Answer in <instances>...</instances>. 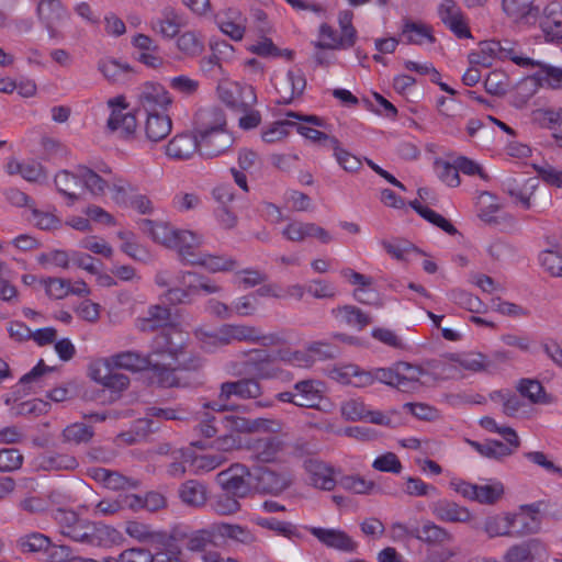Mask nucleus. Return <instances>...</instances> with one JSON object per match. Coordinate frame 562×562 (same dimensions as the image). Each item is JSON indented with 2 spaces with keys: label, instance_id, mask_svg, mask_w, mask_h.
<instances>
[{
  "label": "nucleus",
  "instance_id": "f257e3e1",
  "mask_svg": "<svg viewBox=\"0 0 562 562\" xmlns=\"http://www.w3.org/2000/svg\"><path fill=\"white\" fill-rule=\"evenodd\" d=\"M189 341V333L183 331L179 326H171L160 331L153 339L154 355L160 360V366L170 371L171 384H161L171 387L178 385L177 371H198L203 366L202 358L186 351Z\"/></svg>",
  "mask_w": 562,
  "mask_h": 562
},
{
  "label": "nucleus",
  "instance_id": "f03ea898",
  "mask_svg": "<svg viewBox=\"0 0 562 562\" xmlns=\"http://www.w3.org/2000/svg\"><path fill=\"white\" fill-rule=\"evenodd\" d=\"M223 286L210 278L192 271H179L176 276V285L166 290L161 295L170 305L190 304L191 296L203 292L207 295L218 294Z\"/></svg>",
  "mask_w": 562,
  "mask_h": 562
},
{
  "label": "nucleus",
  "instance_id": "7ed1b4c3",
  "mask_svg": "<svg viewBox=\"0 0 562 562\" xmlns=\"http://www.w3.org/2000/svg\"><path fill=\"white\" fill-rule=\"evenodd\" d=\"M369 375L374 382H380L400 392L412 393L420 387V376L424 370L408 362H397L390 368H376L368 370Z\"/></svg>",
  "mask_w": 562,
  "mask_h": 562
},
{
  "label": "nucleus",
  "instance_id": "20e7f679",
  "mask_svg": "<svg viewBox=\"0 0 562 562\" xmlns=\"http://www.w3.org/2000/svg\"><path fill=\"white\" fill-rule=\"evenodd\" d=\"M104 360L115 369H124L131 372L149 369L159 384H171L173 381L170 371L160 366V360L154 355L153 349L148 355H142L133 350L122 351Z\"/></svg>",
  "mask_w": 562,
  "mask_h": 562
},
{
  "label": "nucleus",
  "instance_id": "39448f33",
  "mask_svg": "<svg viewBox=\"0 0 562 562\" xmlns=\"http://www.w3.org/2000/svg\"><path fill=\"white\" fill-rule=\"evenodd\" d=\"M66 537L93 548H110L116 541L117 531L102 522L80 519L74 527L67 528Z\"/></svg>",
  "mask_w": 562,
  "mask_h": 562
},
{
  "label": "nucleus",
  "instance_id": "423d86ee",
  "mask_svg": "<svg viewBox=\"0 0 562 562\" xmlns=\"http://www.w3.org/2000/svg\"><path fill=\"white\" fill-rule=\"evenodd\" d=\"M223 340L226 346L233 342H246L259 345L261 347H273L279 345L282 339L277 333H263L258 326L245 323H226L222 325Z\"/></svg>",
  "mask_w": 562,
  "mask_h": 562
},
{
  "label": "nucleus",
  "instance_id": "0eeeda50",
  "mask_svg": "<svg viewBox=\"0 0 562 562\" xmlns=\"http://www.w3.org/2000/svg\"><path fill=\"white\" fill-rule=\"evenodd\" d=\"M510 59L518 66L533 65V60L528 57H519L514 54L513 47L503 46L501 41L495 38L484 40L479 43V48L469 54L468 59L471 65H481L491 67L494 59Z\"/></svg>",
  "mask_w": 562,
  "mask_h": 562
},
{
  "label": "nucleus",
  "instance_id": "6e6552de",
  "mask_svg": "<svg viewBox=\"0 0 562 562\" xmlns=\"http://www.w3.org/2000/svg\"><path fill=\"white\" fill-rule=\"evenodd\" d=\"M162 40V42H158L154 37H132V58L149 68L162 66L167 55L166 49L169 48L166 37Z\"/></svg>",
  "mask_w": 562,
  "mask_h": 562
},
{
  "label": "nucleus",
  "instance_id": "1a4fd4ad",
  "mask_svg": "<svg viewBox=\"0 0 562 562\" xmlns=\"http://www.w3.org/2000/svg\"><path fill=\"white\" fill-rule=\"evenodd\" d=\"M393 529L428 546H445L451 543L454 539L452 533L446 528L428 519L423 520L420 526L414 528H408L402 522H396L393 525Z\"/></svg>",
  "mask_w": 562,
  "mask_h": 562
},
{
  "label": "nucleus",
  "instance_id": "9d476101",
  "mask_svg": "<svg viewBox=\"0 0 562 562\" xmlns=\"http://www.w3.org/2000/svg\"><path fill=\"white\" fill-rule=\"evenodd\" d=\"M454 491L464 498L480 504H494L502 498L504 486L499 481H488L485 484H472L465 481L453 482Z\"/></svg>",
  "mask_w": 562,
  "mask_h": 562
},
{
  "label": "nucleus",
  "instance_id": "9b49d317",
  "mask_svg": "<svg viewBox=\"0 0 562 562\" xmlns=\"http://www.w3.org/2000/svg\"><path fill=\"white\" fill-rule=\"evenodd\" d=\"M280 235L291 243H304L308 238H315L322 244H328L333 240L329 232L312 222H302L289 220L280 229Z\"/></svg>",
  "mask_w": 562,
  "mask_h": 562
},
{
  "label": "nucleus",
  "instance_id": "f8f14e48",
  "mask_svg": "<svg viewBox=\"0 0 562 562\" xmlns=\"http://www.w3.org/2000/svg\"><path fill=\"white\" fill-rule=\"evenodd\" d=\"M250 472L247 467L235 463L216 474V483L228 493L244 498L250 491Z\"/></svg>",
  "mask_w": 562,
  "mask_h": 562
},
{
  "label": "nucleus",
  "instance_id": "ddd939ff",
  "mask_svg": "<svg viewBox=\"0 0 562 562\" xmlns=\"http://www.w3.org/2000/svg\"><path fill=\"white\" fill-rule=\"evenodd\" d=\"M136 100L138 108L143 109L147 114L158 110H166L172 103L169 92L164 86L156 82L143 85L137 91Z\"/></svg>",
  "mask_w": 562,
  "mask_h": 562
},
{
  "label": "nucleus",
  "instance_id": "4468645a",
  "mask_svg": "<svg viewBox=\"0 0 562 562\" xmlns=\"http://www.w3.org/2000/svg\"><path fill=\"white\" fill-rule=\"evenodd\" d=\"M112 113L108 120V127L119 132L122 137H130L136 132L137 121L133 113L125 112L126 104L123 97H116L108 101Z\"/></svg>",
  "mask_w": 562,
  "mask_h": 562
},
{
  "label": "nucleus",
  "instance_id": "2eb2a0df",
  "mask_svg": "<svg viewBox=\"0 0 562 562\" xmlns=\"http://www.w3.org/2000/svg\"><path fill=\"white\" fill-rule=\"evenodd\" d=\"M199 154L203 158H214L225 153L234 144V137L227 130L196 134Z\"/></svg>",
  "mask_w": 562,
  "mask_h": 562
},
{
  "label": "nucleus",
  "instance_id": "dca6fc26",
  "mask_svg": "<svg viewBox=\"0 0 562 562\" xmlns=\"http://www.w3.org/2000/svg\"><path fill=\"white\" fill-rule=\"evenodd\" d=\"M105 360L97 361L89 367V376L97 383L115 392H121L130 385V378L114 371Z\"/></svg>",
  "mask_w": 562,
  "mask_h": 562
},
{
  "label": "nucleus",
  "instance_id": "f3484780",
  "mask_svg": "<svg viewBox=\"0 0 562 562\" xmlns=\"http://www.w3.org/2000/svg\"><path fill=\"white\" fill-rule=\"evenodd\" d=\"M36 13L40 21L52 33L59 32V29L70 19L69 12L60 0H41L37 4Z\"/></svg>",
  "mask_w": 562,
  "mask_h": 562
},
{
  "label": "nucleus",
  "instance_id": "a211bd4d",
  "mask_svg": "<svg viewBox=\"0 0 562 562\" xmlns=\"http://www.w3.org/2000/svg\"><path fill=\"white\" fill-rule=\"evenodd\" d=\"M547 555L546 544L538 538H531L513 544L504 553L505 562H535Z\"/></svg>",
  "mask_w": 562,
  "mask_h": 562
},
{
  "label": "nucleus",
  "instance_id": "6ab92c4d",
  "mask_svg": "<svg viewBox=\"0 0 562 562\" xmlns=\"http://www.w3.org/2000/svg\"><path fill=\"white\" fill-rule=\"evenodd\" d=\"M184 411L171 407L150 406L146 409V415L139 418L135 428L144 435L154 432L159 429V423L164 420H181L183 419Z\"/></svg>",
  "mask_w": 562,
  "mask_h": 562
},
{
  "label": "nucleus",
  "instance_id": "aec40b11",
  "mask_svg": "<svg viewBox=\"0 0 562 562\" xmlns=\"http://www.w3.org/2000/svg\"><path fill=\"white\" fill-rule=\"evenodd\" d=\"M328 376L337 383L352 385L355 387H368L372 385L369 371L352 363L333 367L328 370Z\"/></svg>",
  "mask_w": 562,
  "mask_h": 562
},
{
  "label": "nucleus",
  "instance_id": "412c9836",
  "mask_svg": "<svg viewBox=\"0 0 562 562\" xmlns=\"http://www.w3.org/2000/svg\"><path fill=\"white\" fill-rule=\"evenodd\" d=\"M285 443L279 437H262L251 439L247 443L250 457L259 462H274L284 450Z\"/></svg>",
  "mask_w": 562,
  "mask_h": 562
},
{
  "label": "nucleus",
  "instance_id": "4be33fe9",
  "mask_svg": "<svg viewBox=\"0 0 562 562\" xmlns=\"http://www.w3.org/2000/svg\"><path fill=\"white\" fill-rule=\"evenodd\" d=\"M98 70L111 85H125L134 79L135 69L127 63L113 57H104L98 61Z\"/></svg>",
  "mask_w": 562,
  "mask_h": 562
},
{
  "label": "nucleus",
  "instance_id": "5701e85b",
  "mask_svg": "<svg viewBox=\"0 0 562 562\" xmlns=\"http://www.w3.org/2000/svg\"><path fill=\"white\" fill-rule=\"evenodd\" d=\"M308 532L327 548L353 552L357 543L345 531L334 528L308 527Z\"/></svg>",
  "mask_w": 562,
  "mask_h": 562
},
{
  "label": "nucleus",
  "instance_id": "b1692460",
  "mask_svg": "<svg viewBox=\"0 0 562 562\" xmlns=\"http://www.w3.org/2000/svg\"><path fill=\"white\" fill-rule=\"evenodd\" d=\"M245 367L249 374L257 379H274L281 375V370L273 363L271 357L260 349H252L248 352Z\"/></svg>",
  "mask_w": 562,
  "mask_h": 562
},
{
  "label": "nucleus",
  "instance_id": "393cba45",
  "mask_svg": "<svg viewBox=\"0 0 562 562\" xmlns=\"http://www.w3.org/2000/svg\"><path fill=\"white\" fill-rule=\"evenodd\" d=\"M438 14L454 35H471L463 12L453 0H442L438 7Z\"/></svg>",
  "mask_w": 562,
  "mask_h": 562
},
{
  "label": "nucleus",
  "instance_id": "a878e982",
  "mask_svg": "<svg viewBox=\"0 0 562 562\" xmlns=\"http://www.w3.org/2000/svg\"><path fill=\"white\" fill-rule=\"evenodd\" d=\"M171 310L161 304H153L147 308L144 316L135 319V327L143 333L155 331L162 328L161 331L169 328ZM172 325H170L171 327Z\"/></svg>",
  "mask_w": 562,
  "mask_h": 562
},
{
  "label": "nucleus",
  "instance_id": "bb28decb",
  "mask_svg": "<svg viewBox=\"0 0 562 562\" xmlns=\"http://www.w3.org/2000/svg\"><path fill=\"white\" fill-rule=\"evenodd\" d=\"M196 133H181L173 136L166 145V155L173 160H189L199 153Z\"/></svg>",
  "mask_w": 562,
  "mask_h": 562
},
{
  "label": "nucleus",
  "instance_id": "cd10ccee",
  "mask_svg": "<svg viewBox=\"0 0 562 562\" xmlns=\"http://www.w3.org/2000/svg\"><path fill=\"white\" fill-rule=\"evenodd\" d=\"M304 468L313 486L324 491H331L336 486L334 469L325 462L310 459L304 462Z\"/></svg>",
  "mask_w": 562,
  "mask_h": 562
},
{
  "label": "nucleus",
  "instance_id": "c85d7f7f",
  "mask_svg": "<svg viewBox=\"0 0 562 562\" xmlns=\"http://www.w3.org/2000/svg\"><path fill=\"white\" fill-rule=\"evenodd\" d=\"M54 181L58 192L67 196L71 203L80 199V192L83 191L81 166H78L75 171H59Z\"/></svg>",
  "mask_w": 562,
  "mask_h": 562
},
{
  "label": "nucleus",
  "instance_id": "c756f323",
  "mask_svg": "<svg viewBox=\"0 0 562 562\" xmlns=\"http://www.w3.org/2000/svg\"><path fill=\"white\" fill-rule=\"evenodd\" d=\"M261 393V385L256 379H241L223 383L221 385L220 398L226 401L232 395L240 398H257Z\"/></svg>",
  "mask_w": 562,
  "mask_h": 562
},
{
  "label": "nucleus",
  "instance_id": "7c9ffc66",
  "mask_svg": "<svg viewBox=\"0 0 562 562\" xmlns=\"http://www.w3.org/2000/svg\"><path fill=\"white\" fill-rule=\"evenodd\" d=\"M175 239L177 245L171 247V249H176L181 260L186 263L195 265L199 254L194 251V248L202 244V236L191 231L177 229Z\"/></svg>",
  "mask_w": 562,
  "mask_h": 562
},
{
  "label": "nucleus",
  "instance_id": "2f4dec72",
  "mask_svg": "<svg viewBox=\"0 0 562 562\" xmlns=\"http://www.w3.org/2000/svg\"><path fill=\"white\" fill-rule=\"evenodd\" d=\"M226 130L224 112L215 106L201 109L195 114L194 132L196 134Z\"/></svg>",
  "mask_w": 562,
  "mask_h": 562
},
{
  "label": "nucleus",
  "instance_id": "473e14b6",
  "mask_svg": "<svg viewBox=\"0 0 562 562\" xmlns=\"http://www.w3.org/2000/svg\"><path fill=\"white\" fill-rule=\"evenodd\" d=\"M431 512L438 520L443 522H469L472 519V514L467 507L446 499L435 503Z\"/></svg>",
  "mask_w": 562,
  "mask_h": 562
},
{
  "label": "nucleus",
  "instance_id": "72a5a7b5",
  "mask_svg": "<svg viewBox=\"0 0 562 562\" xmlns=\"http://www.w3.org/2000/svg\"><path fill=\"white\" fill-rule=\"evenodd\" d=\"M172 130V121L169 115L158 112L147 114L144 132L146 139L158 143L165 139Z\"/></svg>",
  "mask_w": 562,
  "mask_h": 562
},
{
  "label": "nucleus",
  "instance_id": "f704fd0d",
  "mask_svg": "<svg viewBox=\"0 0 562 562\" xmlns=\"http://www.w3.org/2000/svg\"><path fill=\"white\" fill-rule=\"evenodd\" d=\"M321 383L315 380H303L294 384V405L300 407L316 408L319 406L323 395L319 390Z\"/></svg>",
  "mask_w": 562,
  "mask_h": 562
},
{
  "label": "nucleus",
  "instance_id": "c9c22d12",
  "mask_svg": "<svg viewBox=\"0 0 562 562\" xmlns=\"http://www.w3.org/2000/svg\"><path fill=\"white\" fill-rule=\"evenodd\" d=\"M216 532L218 538L244 547H254L258 541L256 535L248 527L238 524L218 522Z\"/></svg>",
  "mask_w": 562,
  "mask_h": 562
},
{
  "label": "nucleus",
  "instance_id": "e433bc0d",
  "mask_svg": "<svg viewBox=\"0 0 562 562\" xmlns=\"http://www.w3.org/2000/svg\"><path fill=\"white\" fill-rule=\"evenodd\" d=\"M181 502L193 508H201L207 502V487L198 480H188L178 490Z\"/></svg>",
  "mask_w": 562,
  "mask_h": 562
},
{
  "label": "nucleus",
  "instance_id": "4c0bfd02",
  "mask_svg": "<svg viewBox=\"0 0 562 562\" xmlns=\"http://www.w3.org/2000/svg\"><path fill=\"white\" fill-rule=\"evenodd\" d=\"M503 9L517 23L531 24L537 21L538 9L533 0H503Z\"/></svg>",
  "mask_w": 562,
  "mask_h": 562
},
{
  "label": "nucleus",
  "instance_id": "58836bf2",
  "mask_svg": "<svg viewBox=\"0 0 562 562\" xmlns=\"http://www.w3.org/2000/svg\"><path fill=\"white\" fill-rule=\"evenodd\" d=\"M355 43V37H319L313 42L315 59L319 65L328 63L334 50L352 47Z\"/></svg>",
  "mask_w": 562,
  "mask_h": 562
},
{
  "label": "nucleus",
  "instance_id": "ea45409f",
  "mask_svg": "<svg viewBox=\"0 0 562 562\" xmlns=\"http://www.w3.org/2000/svg\"><path fill=\"white\" fill-rule=\"evenodd\" d=\"M291 479L285 473H278L270 469H262L257 475V488L262 493L278 495L286 490Z\"/></svg>",
  "mask_w": 562,
  "mask_h": 562
},
{
  "label": "nucleus",
  "instance_id": "a19ab883",
  "mask_svg": "<svg viewBox=\"0 0 562 562\" xmlns=\"http://www.w3.org/2000/svg\"><path fill=\"white\" fill-rule=\"evenodd\" d=\"M140 229L148 234L156 243L164 245L167 248L173 247L176 244L177 228L167 223L154 222L151 220H142L139 222Z\"/></svg>",
  "mask_w": 562,
  "mask_h": 562
},
{
  "label": "nucleus",
  "instance_id": "79ce46f5",
  "mask_svg": "<svg viewBox=\"0 0 562 562\" xmlns=\"http://www.w3.org/2000/svg\"><path fill=\"white\" fill-rule=\"evenodd\" d=\"M516 524L514 514L487 516L483 522V530L488 538L514 537L513 527Z\"/></svg>",
  "mask_w": 562,
  "mask_h": 562
},
{
  "label": "nucleus",
  "instance_id": "37998d69",
  "mask_svg": "<svg viewBox=\"0 0 562 562\" xmlns=\"http://www.w3.org/2000/svg\"><path fill=\"white\" fill-rule=\"evenodd\" d=\"M537 21L544 35H562V4L550 2Z\"/></svg>",
  "mask_w": 562,
  "mask_h": 562
},
{
  "label": "nucleus",
  "instance_id": "c03bdc74",
  "mask_svg": "<svg viewBox=\"0 0 562 562\" xmlns=\"http://www.w3.org/2000/svg\"><path fill=\"white\" fill-rule=\"evenodd\" d=\"M306 87V79L300 69L289 70L282 82L278 87V91L283 102L289 103L294 98L300 97Z\"/></svg>",
  "mask_w": 562,
  "mask_h": 562
},
{
  "label": "nucleus",
  "instance_id": "a18cd8bd",
  "mask_svg": "<svg viewBox=\"0 0 562 562\" xmlns=\"http://www.w3.org/2000/svg\"><path fill=\"white\" fill-rule=\"evenodd\" d=\"M333 316L341 323L347 324L358 330H362L371 324L372 318L369 314L362 312L353 305H344L331 311Z\"/></svg>",
  "mask_w": 562,
  "mask_h": 562
},
{
  "label": "nucleus",
  "instance_id": "49530a36",
  "mask_svg": "<svg viewBox=\"0 0 562 562\" xmlns=\"http://www.w3.org/2000/svg\"><path fill=\"white\" fill-rule=\"evenodd\" d=\"M125 532L135 540L151 546H162L166 533L153 530L148 525L139 521H127Z\"/></svg>",
  "mask_w": 562,
  "mask_h": 562
},
{
  "label": "nucleus",
  "instance_id": "de8ad7c7",
  "mask_svg": "<svg viewBox=\"0 0 562 562\" xmlns=\"http://www.w3.org/2000/svg\"><path fill=\"white\" fill-rule=\"evenodd\" d=\"M247 49L260 57L265 58H278L283 57L288 60H292L294 52L288 48H279L273 44L270 37H260L256 42L247 45Z\"/></svg>",
  "mask_w": 562,
  "mask_h": 562
},
{
  "label": "nucleus",
  "instance_id": "09e8293b",
  "mask_svg": "<svg viewBox=\"0 0 562 562\" xmlns=\"http://www.w3.org/2000/svg\"><path fill=\"white\" fill-rule=\"evenodd\" d=\"M383 249L397 261H408L412 254L425 255L423 250L416 247L413 243L402 239L393 238L391 240H381Z\"/></svg>",
  "mask_w": 562,
  "mask_h": 562
},
{
  "label": "nucleus",
  "instance_id": "8fccbe9b",
  "mask_svg": "<svg viewBox=\"0 0 562 562\" xmlns=\"http://www.w3.org/2000/svg\"><path fill=\"white\" fill-rule=\"evenodd\" d=\"M240 498L241 497L235 494L222 490L221 493L215 494L211 498L210 507L215 514L220 516H233L237 514L241 508L239 503Z\"/></svg>",
  "mask_w": 562,
  "mask_h": 562
},
{
  "label": "nucleus",
  "instance_id": "3c124183",
  "mask_svg": "<svg viewBox=\"0 0 562 562\" xmlns=\"http://www.w3.org/2000/svg\"><path fill=\"white\" fill-rule=\"evenodd\" d=\"M46 562H98L92 558H86L75 553V550L67 544H58L50 541L46 552Z\"/></svg>",
  "mask_w": 562,
  "mask_h": 562
},
{
  "label": "nucleus",
  "instance_id": "603ef678",
  "mask_svg": "<svg viewBox=\"0 0 562 562\" xmlns=\"http://www.w3.org/2000/svg\"><path fill=\"white\" fill-rule=\"evenodd\" d=\"M340 273L351 284L358 285L353 291L355 299L362 304H370L371 300L363 297L362 294H370V286L373 284V278L359 273L350 268L342 269Z\"/></svg>",
  "mask_w": 562,
  "mask_h": 562
},
{
  "label": "nucleus",
  "instance_id": "864d4df0",
  "mask_svg": "<svg viewBox=\"0 0 562 562\" xmlns=\"http://www.w3.org/2000/svg\"><path fill=\"white\" fill-rule=\"evenodd\" d=\"M186 19L172 9H166L162 18L153 24V30L161 35H177L184 26Z\"/></svg>",
  "mask_w": 562,
  "mask_h": 562
},
{
  "label": "nucleus",
  "instance_id": "5fc2aeb1",
  "mask_svg": "<svg viewBox=\"0 0 562 562\" xmlns=\"http://www.w3.org/2000/svg\"><path fill=\"white\" fill-rule=\"evenodd\" d=\"M194 266H202L210 272L232 271L237 267V261L232 257L203 254L196 257Z\"/></svg>",
  "mask_w": 562,
  "mask_h": 562
},
{
  "label": "nucleus",
  "instance_id": "6e6d98bb",
  "mask_svg": "<svg viewBox=\"0 0 562 562\" xmlns=\"http://www.w3.org/2000/svg\"><path fill=\"white\" fill-rule=\"evenodd\" d=\"M50 541V538L44 533L31 532L21 536L16 541V546L23 553L43 552L45 554Z\"/></svg>",
  "mask_w": 562,
  "mask_h": 562
},
{
  "label": "nucleus",
  "instance_id": "4d7b16f0",
  "mask_svg": "<svg viewBox=\"0 0 562 562\" xmlns=\"http://www.w3.org/2000/svg\"><path fill=\"white\" fill-rule=\"evenodd\" d=\"M216 529L217 524H213L206 529H201L192 533L187 543L188 550L200 552L213 546L215 539L218 538Z\"/></svg>",
  "mask_w": 562,
  "mask_h": 562
},
{
  "label": "nucleus",
  "instance_id": "13d9d810",
  "mask_svg": "<svg viewBox=\"0 0 562 562\" xmlns=\"http://www.w3.org/2000/svg\"><path fill=\"white\" fill-rule=\"evenodd\" d=\"M259 301L255 293H248L236 297L231 303L232 316L251 317L258 312Z\"/></svg>",
  "mask_w": 562,
  "mask_h": 562
},
{
  "label": "nucleus",
  "instance_id": "bf43d9fd",
  "mask_svg": "<svg viewBox=\"0 0 562 562\" xmlns=\"http://www.w3.org/2000/svg\"><path fill=\"white\" fill-rule=\"evenodd\" d=\"M479 217L485 223H495L496 214L501 210L495 195L490 192H482L477 199Z\"/></svg>",
  "mask_w": 562,
  "mask_h": 562
},
{
  "label": "nucleus",
  "instance_id": "052dcab7",
  "mask_svg": "<svg viewBox=\"0 0 562 562\" xmlns=\"http://www.w3.org/2000/svg\"><path fill=\"white\" fill-rule=\"evenodd\" d=\"M329 148L333 149L334 156L341 168L346 171L355 172L360 169L361 160L340 147V143L337 138L329 140Z\"/></svg>",
  "mask_w": 562,
  "mask_h": 562
},
{
  "label": "nucleus",
  "instance_id": "680f3d73",
  "mask_svg": "<svg viewBox=\"0 0 562 562\" xmlns=\"http://www.w3.org/2000/svg\"><path fill=\"white\" fill-rule=\"evenodd\" d=\"M167 44L176 46L186 57L200 55L204 49V43L199 37H166Z\"/></svg>",
  "mask_w": 562,
  "mask_h": 562
},
{
  "label": "nucleus",
  "instance_id": "e2e57ef3",
  "mask_svg": "<svg viewBox=\"0 0 562 562\" xmlns=\"http://www.w3.org/2000/svg\"><path fill=\"white\" fill-rule=\"evenodd\" d=\"M81 179L83 191H88L95 196L104 194L109 187L106 180L86 166H81Z\"/></svg>",
  "mask_w": 562,
  "mask_h": 562
},
{
  "label": "nucleus",
  "instance_id": "0e129e2a",
  "mask_svg": "<svg viewBox=\"0 0 562 562\" xmlns=\"http://www.w3.org/2000/svg\"><path fill=\"white\" fill-rule=\"evenodd\" d=\"M31 213V222L40 229H58L63 225L61 220L55 214V209L44 211L32 206Z\"/></svg>",
  "mask_w": 562,
  "mask_h": 562
},
{
  "label": "nucleus",
  "instance_id": "69168bd1",
  "mask_svg": "<svg viewBox=\"0 0 562 562\" xmlns=\"http://www.w3.org/2000/svg\"><path fill=\"white\" fill-rule=\"evenodd\" d=\"M193 335L204 349L212 350L226 346V341L223 340L222 326L214 331L207 330L205 327H196Z\"/></svg>",
  "mask_w": 562,
  "mask_h": 562
},
{
  "label": "nucleus",
  "instance_id": "338daca9",
  "mask_svg": "<svg viewBox=\"0 0 562 562\" xmlns=\"http://www.w3.org/2000/svg\"><path fill=\"white\" fill-rule=\"evenodd\" d=\"M517 390L532 403L544 402V389L538 380L521 379L517 384Z\"/></svg>",
  "mask_w": 562,
  "mask_h": 562
},
{
  "label": "nucleus",
  "instance_id": "774afa93",
  "mask_svg": "<svg viewBox=\"0 0 562 562\" xmlns=\"http://www.w3.org/2000/svg\"><path fill=\"white\" fill-rule=\"evenodd\" d=\"M93 436L91 427L76 423L66 427L63 431L64 440L74 445L86 443L90 441Z\"/></svg>",
  "mask_w": 562,
  "mask_h": 562
}]
</instances>
